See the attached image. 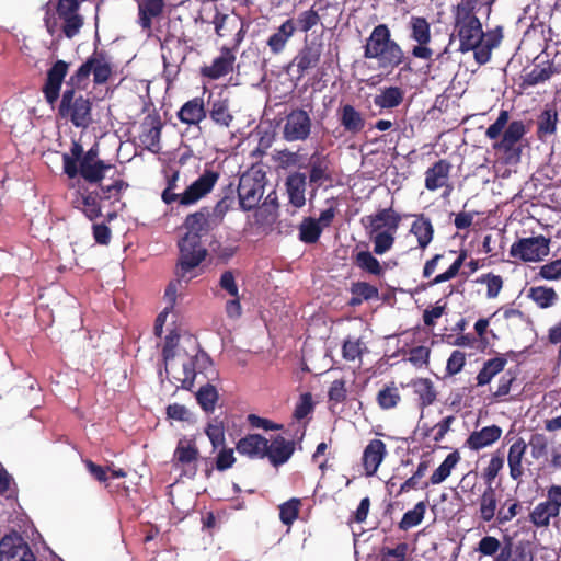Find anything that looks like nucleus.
Listing matches in <instances>:
<instances>
[{"label": "nucleus", "instance_id": "obj_1", "mask_svg": "<svg viewBox=\"0 0 561 561\" xmlns=\"http://www.w3.org/2000/svg\"><path fill=\"white\" fill-rule=\"evenodd\" d=\"M455 21L460 50H474V58L479 64L488 62L492 49L496 48L503 38L502 28L495 27L484 33L473 11L472 1H463L457 5Z\"/></svg>", "mask_w": 561, "mask_h": 561}, {"label": "nucleus", "instance_id": "obj_2", "mask_svg": "<svg viewBox=\"0 0 561 561\" xmlns=\"http://www.w3.org/2000/svg\"><path fill=\"white\" fill-rule=\"evenodd\" d=\"M179 335L171 333L167 336L163 348L165 371L171 382L180 383L184 389H190L194 383L196 376V364L206 363L208 360L206 354L197 352L195 342L187 339L192 346V353L183 347H178Z\"/></svg>", "mask_w": 561, "mask_h": 561}, {"label": "nucleus", "instance_id": "obj_3", "mask_svg": "<svg viewBox=\"0 0 561 561\" xmlns=\"http://www.w3.org/2000/svg\"><path fill=\"white\" fill-rule=\"evenodd\" d=\"M208 217V213L197 211L187 216L185 220L187 232L179 242L178 265V276L185 279V283L196 276L194 270L205 259L206 250L202 247L199 237L209 229Z\"/></svg>", "mask_w": 561, "mask_h": 561}, {"label": "nucleus", "instance_id": "obj_4", "mask_svg": "<svg viewBox=\"0 0 561 561\" xmlns=\"http://www.w3.org/2000/svg\"><path fill=\"white\" fill-rule=\"evenodd\" d=\"M364 57L377 60L380 69L392 70L403 61L404 54L399 44L391 38L389 27L379 24L366 41Z\"/></svg>", "mask_w": 561, "mask_h": 561}, {"label": "nucleus", "instance_id": "obj_5", "mask_svg": "<svg viewBox=\"0 0 561 561\" xmlns=\"http://www.w3.org/2000/svg\"><path fill=\"white\" fill-rule=\"evenodd\" d=\"M64 170L69 178H75L78 173L91 183L101 181L105 173L111 171L113 167L104 163L98 158V150L91 148L83 153L80 145L73 144L70 153L62 157Z\"/></svg>", "mask_w": 561, "mask_h": 561}, {"label": "nucleus", "instance_id": "obj_6", "mask_svg": "<svg viewBox=\"0 0 561 561\" xmlns=\"http://www.w3.org/2000/svg\"><path fill=\"white\" fill-rule=\"evenodd\" d=\"M179 173H174L168 187L162 193V199L170 204L179 202L180 205H193L207 195L217 182L219 174L211 170H206L196 181H194L183 193H174L175 181Z\"/></svg>", "mask_w": 561, "mask_h": 561}, {"label": "nucleus", "instance_id": "obj_7", "mask_svg": "<svg viewBox=\"0 0 561 561\" xmlns=\"http://www.w3.org/2000/svg\"><path fill=\"white\" fill-rule=\"evenodd\" d=\"M550 252V240L543 236L522 238L510 248V255L513 259L526 263L540 262Z\"/></svg>", "mask_w": 561, "mask_h": 561}, {"label": "nucleus", "instance_id": "obj_8", "mask_svg": "<svg viewBox=\"0 0 561 561\" xmlns=\"http://www.w3.org/2000/svg\"><path fill=\"white\" fill-rule=\"evenodd\" d=\"M60 115L69 118L77 127H85L91 121V103L73 90L65 91L59 107Z\"/></svg>", "mask_w": 561, "mask_h": 561}, {"label": "nucleus", "instance_id": "obj_9", "mask_svg": "<svg viewBox=\"0 0 561 561\" xmlns=\"http://www.w3.org/2000/svg\"><path fill=\"white\" fill-rule=\"evenodd\" d=\"M199 450L194 436H184L179 439L173 453V466L182 470L190 478L197 471Z\"/></svg>", "mask_w": 561, "mask_h": 561}, {"label": "nucleus", "instance_id": "obj_10", "mask_svg": "<svg viewBox=\"0 0 561 561\" xmlns=\"http://www.w3.org/2000/svg\"><path fill=\"white\" fill-rule=\"evenodd\" d=\"M411 38L417 43L412 49V55L421 59H431L433 50L427 47L431 42V26L426 19L412 16L409 22Z\"/></svg>", "mask_w": 561, "mask_h": 561}, {"label": "nucleus", "instance_id": "obj_11", "mask_svg": "<svg viewBox=\"0 0 561 561\" xmlns=\"http://www.w3.org/2000/svg\"><path fill=\"white\" fill-rule=\"evenodd\" d=\"M263 195V185L261 181L252 173H244L240 178L238 196L243 209L254 208Z\"/></svg>", "mask_w": 561, "mask_h": 561}, {"label": "nucleus", "instance_id": "obj_12", "mask_svg": "<svg viewBox=\"0 0 561 561\" xmlns=\"http://www.w3.org/2000/svg\"><path fill=\"white\" fill-rule=\"evenodd\" d=\"M401 217L392 208H385L362 219L369 236L375 232L397 231Z\"/></svg>", "mask_w": 561, "mask_h": 561}, {"label": "nucleus", "instance_id": "obj_13", "mask_svg": "<svg viewBox=\"0 0 561 561\" xmlns=\"http://www.w3.org/2000/svg\"><path fill=\"white\" fill-rule=\"evenodd\" d=\"M311 129V119L302 110L293 111L284 126V137L288 141L305 140Z\"/></svg>", "mask_w": 561, "mask_h": 561}, {"label": "nucleus", "instance_id": "obj_14", "mask_svg": "<svg viewBox=\"0 0 561 561\" xmlns=\"http://www.w3.org/2000/svg\"><path fill=\"white\" fill-rule=\"evenodd\" d=\"M0 561H35V557L21 538L5 536L0 541Z\"/></svg>", "mask_w": 561, "mask_h": 561}, {"label": "nucleus", "instance_id": "obj_15", "mask_svg": "<svg viewBox=\"0 0 561 561\" xmlns=\"http://www.w3.org/2000/svg\"><path fill=\"white\" fill-rule=\"evenodd\" d=\"M90 73H93L95 82L103 83L111 75L110 64L101 56H92L78 69L71 80L76 79L78 82H81L87 79Z\"/></svg>", "mask_w": 561, "mask_h": 561}, {"label": "nucleus", "instance_id": "obj_16", "mask_svg": "<svg viewBox=\"0 0 561 561\" xmlns=\"http://www.w3.org/2000/svg\"><path fill=\"white\" fill-rule=\"evenodd\" d=\"M501 493L489 485L478 501V517L483 523L497 522L499 502Z\"/></svg>", "mask_w": 561, "mask_h": 561}, {"label": "nucleus", "instance_id": "obj_17", "mask_svg": "<svg viewBox=\"0 0 561 561\" xmlns=\"http://www.w3.org/2000/svg\"><path fill=\"white\" fill-rule=\"evenodd\" d=\"M67 71L68 65L61 60L57 61L48 71L47 81L43 89L48 103L53 104L58 99Z\"/></svg>", "mask_w": 561, "mask_h": 561}, {"label": "nucleus", "instance_id": "obj_18", "mask_svg": "<svg viewBox=\"0 0 561 561\" xmlns=\"http://www.w3.org/2000/svg\"><path fill=\"white\" fill-rule=\"evenodd\" d=\"M236 448L249 458L262 459L268 454V440L260 434H250L241 438Z\"/></svg>", "mask_w": 561, "mask_h": 561}, {"label": "nucleus", "instance_id": "obj_19", "mask_svg": "<svg viewBox=\"0 0 561 561\" xmlns=\"http://www.w3.org/2000/svg\"><path fill=\"white\" fill-rule=\"evenodd\" d=\"M213 23L215 25V31L218 36L227 37L236 32L237 44H239L242 41L243 22L238 15L217 13L214 18Z\"/></svg>", "mask_w": 561, "mask_h": 561}, {"label": "nucleus", "instance_id": "obj_20", "mask_svg": "<svg viewBox=\"0 0 561 561\" xmlns=\"http://www.w3.org/2000/svg\"><path fill=\"white\" fill-rule=\"evenodd\" d=\"M502 435V428L497 425H490L480 431L472 432L466 440V445L472 450L483 449L496 440Z\"/></svg>", "mask_w": 561, "mask_h": 561}, {"label": "nucleus", "instance_id": "obj_21", "mask_svg": "<svg viewBox=\"0 0 561 561\" xmlns=\"http://www.w3.org/2000/svg\"><path fill=\"white\" fill-rule=\"evenodd\" d=\"M164 0H140L138 2V23L142 30L150 31L152 20L162 15Z\"/></svg>", "mask_w": 561, "mask_h": 561}, {"label": "nucleus", "instance_id": "obj_22", "mask_svg": "<svg viewBox=\"0 0 561 561\" xmlns=\"http://www.w3.org/2000/svg\"><path fill=\"white\" fill-rule=\"evenodd\" d=\"M386 455V445L380 439H373L365 448L363 463L367 476L376 473Z\"/></svg>", "mask_w": 561, "mask_h": 561}, {"label": "nucleus", "instance_id": "obj_23", "mask_svg": "<svg viewBox=\"0 0 561 561\" xmlns=\"http://www.w3.org/2000/svg\"><path fill=\"white\" fill-rule=\"evenodd\" d=\"M527 449V443L523 438L515 440L508 449L507 463L510 477L518 481L524 474L523 459Z\"/></svg>", "mask_w": 561, "mask_h": 561}, {"label": "nucleus", "instance_id": "obj_24", "mask_svg": "<svg viewBox=\"0 0 561 561\" xmlns=\"http://www.w3.org/2000/svg\"><path fill=\"white\" fill-rule=\"evenodd\" d=\"M296 32V23L293 19H288L274 32L267 39V46L273 54H280L288 41Z\"/></svg>", "mask_w": 561, "mask_h": 561}, {"label": "nucleus", "instance_id": "obj_25", "mask_svg": "<svg viewBox=\"0 0 561 561\" xmlns=\"http://www.w3.org/2000/svg\"><path fill=\"white\" fill-rule=\"evenodd\" d=\"M233 62L234 55L231 49L222 48L220 56L210 66L203 68L202 73L210 79H218L231 71Z\"/></svg>", "mask_w": 561, "mask_h": 561}, {"label": "nucleus", "instance_id": "obj_26", "mask_svg": "<svg viewBox=\"0 0 561 561\" xmlns=\"http://www.w3.org/2000/svg\"><path fill=\"white\" fill-rule=\"evenodd\" d=\"M178 117L184 124H199L206 117L204 101L199 98L187 101L180 108Z\"/></svg>", "mask_w": 561, "mask_h": 561}, {"label": "nucleus", "instance_id": "obj_27", "mask_svg": "<svg viewBox=\"0 0 561 561\" xmlns=\"http://www.w3.org/2000/svg\"><path fill=\"white\" fill-rule=\"evenodd\" d=\"M525 134V126L520 121L510 123L501 139L493 144V149L508 152L522 139Z\"/></svg>", "mask_w": 561, "mask_h": 561}, {"label": "nucleus", "instance_id": "obj_28", "mask_svg": "<svg viewBox=\"0 0 561 561\" xmlns=\"http://www.w3.org/2000/svg\"><path fill=\"white\" fill-rule=\"evenodd\" d=\"M161 127L162 124L160 119L152 116L146 117L142 124L144 131L140 139L146 148L152 152H157L159 150Z\"/></svg>", "mask_w": 561, "mask_h": 561}, {"label": "nucleus", "instance_id": "obj_29", "mask_svg": "<svg viewBox=\"0 0 561 561\" xmlns=\"http://www.w3.org/2000/svg\"><path fill=\"white\" fill-rule=\"evenodd\" d=\"M450 164L444 160L436 162L425 173V186L430 191L438 190L448 182Z\"/></svg>", "mask_w": 561, "mask_h": 561}, {"label": "nucleus", "instance_id": "obj_30", "mask_svg": "<svg viewBox=\"0 0 561 561\" xmlns=\"http://www.w3.org/2000/svg\"><path fill=\"white\" fill-rule=\"evenodd\" d=\"M289 202L296 208L306 204V175L302 173L290 174L286 182Z\"/></svg>", "mask_w": 561, "mask_h": 561}, {"label": "nucleus", "instance_id": "obj_31", "mask_svg": "<svg viewBox=\"0 0 561 561\" xmlns=\"http://www.w3.org/2000/svg\"><path fill=\"white\" fill-rule=\"evenodd\" d=\"M294 453V444L280 436H276L271 443L268 442V454L266 457L274 466L285 463Z\"/></svg>", "mask_w": 561, "mask_h": 561}, {"label": "nucleus", "instance_id": "obj_32", "mask_svg": "<svg viewBox=\"0 0 561 561\" xmlns=\"http://www.w3.org/2000/svg\"><path fill=\"white\" fill-rule=\"evenodd\" d=\"M321 56V47L317 44H311L305 46L294 59V64L296 65L300 75L306 72L307 70L314 68Z\"/></svg>", "mask_w": 561, "mask_h": 561}, {"label": "nucleus", "instance_id": "obj_33", "mask_svg": "<svg viewBox=\"0 0 561 561\" xmlns=\"http://www.w3.org/2000/svg\"><path fill=\"white\" fill-rule=\"evenodd\" d=\"M209 115L213 122L221 127L228 128L233 121L229 111V100L219 95L210 103Z\"/></svg>", "mask_w": 561, "mask_h": 561}, {"label": "nucleus", "instance_id": "obj_34", "mask_svg": "<svg viewBox=\"0 0 561 561\" xmlns=\"http://www.w3.org/2000/svg\"><path fill=\"white\" fill-rule=\"evenodd\" d=\"M560 514L549 505L546 501L538 503L529 513L530 523L537 528H548L551 519L557 518Z\"/></svg>", "mask_w": 561, "mask_h": 561}, {"label": "nucleus", "instance_id": "obj_35", "mask_svg": "<svg viewBox=\"0 0 561 561\" xmlns=\"http://www.w3.org/2000/svg\"><path fill=\"white\" fill-rule=\"evenodd\" d=\"M410 232L416 237L419 247L424 250L433 240L434 228L430 219L421 215L411 225Z\"/></svg>", "mask_w": 561, "mask_h": 561}, {"label": "nucleus", "instance_id": "obj_36", "mask_svg": "<svg viewBox=\"0 0 561 561\" xmlns=\"http://www.w3.org/2000/svg\"><path fill=\"white\" fill-rule=\"evenodd\" d=\"M527 297L541 309L550 308L558 301V294L556 290L547 286L530 287L527 291Z\"/></svg>", "mask_w": 561, "mask_h": 561}, {"label": "nucleus", "instance_id": "obj_37", "mask_svg": "<svg viewBox=\"0 0 561 561\" xmlns=\"http://www.w3.org/2000/svg\"><path fill=\"white\" fill-rule=\"evenodd\" d=\"M340 121L345 130L352 134H358L365 126L362 114L350 104L342 106Z\"/></svg>", "mask_w": 561, "mask_h": 561}, {"label": "nucleus", "instance_id": "obj_38", "mask_svg": "<svg viewBox=\"0 0 561 561\" xmlns=\"http://www.w3.org/2000/svg\"><path fill=\"white\" fill-rule=\"evenodd\" d=\"M460 456L457 451L450 453L439 467L432 473L430 482L434 485L443 483L459 462Z\"/></svg>", "mask_w": 561, "mask_h": 561}, {"label": "nucleus", "instance_id": "obj_39", "mask_svg": "<svg viewBox=\"0 0 561 561\" xmlns=\"http://www.w3.org/2000/svg\"><path fill=\"white\" fill-rule=\"evenodd\" d=\"M506 364V359L496 357L488 360L477 376L478 386L488 385L499 373H501Z\"/></svg>", "mask_w": 561, "mask_h": 561}, {"label": "nucleus", "instance_id": "obj_40", "mask_svg": "<svg viewBox=\"0 0 561 561\" xmlns=\"http://www.w3.org/2000/svg\"><path fill=\"white\" fill-rule=\"evenodd\" d=\"M182 282H185V279L179 277L176 282L171 283L165 289V298L168 300L169 306H167L165 309L157 317L154 331L158 335H160L162 332V327L164 324L169 309H171L175 302L176 291L178 288L182 286Z\"/></svg>", "mask_w": 561, "mask_h": 561}, {"label": "nucleus", "instance_id": "obj_41", "mask_svg": "<svg viewBox=\"0 0 561 561\" xmlns=\"http://www.w3.org/2000/svg\"><path fill=\"white\" fill-rule=\"evenodd\" d=\"M75 203L90 220H94L101 215L98 196L93 193L81 194Z\"/></svg>", "mask_w": 561, "mask_h": 561}, {"label": "nucleus", "instance_id": "obj_42", "mask_svg": "<svg viewBox=\"0 0 561 561\" xmlns=\"http://www.w3.org/2000/svg\"><path fill=\"white\" fill-rule=\"evenodd\" d=\"M343 357L348 362L360 360L362 356L368 352L366 344L362 339L347 337L343 344Z\"/></svg>", "mask_w": 561, "mask_h": 561}, {"label": "nucleus", "instance_id": "obj_43", "mask_svg": "<svg viewBox=\"0 0 561 561\" xmlns=\"http://www.w3.org/2000/svg\"><path fill=\"white\" fill-rule=\"evenodd\" d=\"M403 100V93L399 88L390 87L375 96V104L381 108L398 106Z\"/></svg>", "mask_w": 561, "mask_h": 561}, {"label": "nucleus", "instance_id": "obj_44", "mask_svg": "<svg viewBox=\"0 0 561 561\" xmlns=\"http://www.w3.org/2000/svg\"><path fill=\"white\" fill-rule=\"evenodd\" d=\"M495 561H534V556L530 550L524 547L507 546L500 551Z\"/></svg>", "mask_w": 561, "mask_h": 561}, {"label": "nucleus", "instance_id": "obj_45", "mask_svg": "<svg viewBox=\"0 0 561 561\" xmlns=\"http://www.w3.org/2000/svg\"><path fill=\"white\" fill-rule=\"evenodd\" d=\"M414 392L421 400L422 405H430L436 399L433 382L427 378H420L413 382Z\"/></svg>", "mask_w": 561, "mask_h": 561}, {"label": "nucleus", "instance_id": "obj_46", "mask_svg": "<svg viewBox=\"0 0 561 561\" xmlns=\"http://www.w3.org/2000/svg\"><path fill=\"white\" fill-rule=\"evenodd\" d=\"M426 505L424 502H419L415 506L408 511L399 523V527L402 530H408L412 527L417 526L424 518Z\"/></svg>", "mask_w": 561, "mask_h": 561}, {"label": "nucleus", "instance_id": "obj_47", "mask_svg": "<svg viewBox=\"0 0 561 561\" xmlns=\"http://www.w3.org/2000/svg\"><path fill=\"white\" fill-rule=\"evenodd\" d=\"M397 231L375 232L369 236L374 242V252L382 255L388 252L394 243V234Z\"/></svg>", "mask_w": 561, "mask_h": 561}, {"label": "nucleus", "instance_id": "obj_48", "mask_svg": "<svg viewBox=\"0 0 561 561\" xmlns=\"http://www.w3.org/2000/svg\"><path fill=\"white\" fill-rule=\"evenodd\" d=\"M196 399L202 409L209 412L215 409V404L218 400V393L214 386L206 385L197 391Z\"/></svg>", "mask_w": 561, "mask_h": 561}, {"label": "nucleus", "instance_id": "obj_49", "mask_svg": "<svg viewBox=\"0 0 561 561\" xmlns=\"http://www.w3.org/2000/svg\"><path fill=\"white\" fill-rule=\"evenodd\" d=\"M355 263L362 270H365L374 275L382 273L379 261L368 251H360L356 254Z\"/></svg>", "mask_w": 561, "mask_h": 561}, {"label": "nucleus", "instance_id": "obj_50", "mask_svg": "<svg viewBox=\"0 0 561 561\" xmlns=\"http://www.w3.org/2000/svg\"><path fill=\"white\" fill-rule=\"evenodd\" d=\"M299 233H300V239L304 242H307V243L316 242L321 233V227H320L319 221H317L312 218L305 219L300 224Z\"/></svg>", "mask_w": 561, "mask_h": 561}, {"label": "nucleus", "instance_id": "obj_51", "mask_svg": "<svg viewBox=\"0 0 561 561\" xmlns=\"http://www.w3.org/2000/svg\"><path fill=\"white\" fill-rule=\"evenodd\" d=\"M549 440L546 435L536 433L533 434L527 443L530 447V454L534 459H540L547 455Z\"/></svg>", "mask_w": 561, "mask_h": 561}, {"label": "nucleus", "instance_id": "obj_52", "mask_svg": "<svg viewBox=\"0 0 561 561\" xmlns=\"http://www.w3.org/2000/svg\"><path fill=\"white\" fill-rule=\"evenodd\" d=\"M508 119H510L508 112L501 111L496 121L488 127V129L485 131V136L489 139L497 141L500 136L501 135L503 136V133L505 131V129L508 125Z\"/></svg>", "mask_w": 561, "mask_h": 561}, {"label": "nucleus", "instance_id": "obj_53", "mask_svg": "<svg viewBox=\"0 0 561 561\" xmlns=\"http://www.w3.org/2000/svg\"><path fill=\"white\" fill-rule=\"evenodd\" d=\"M300 500L291 499L279 507V517L285 525H291L297 518L300 507Z\"/></svg>", "mask_w": 561, "mask_h": 561}, {"label": "nucleus", "instance_id": "obj_54", "mask_svg": "<svg viewBox=\"0 0 561 561\" xmlns=\"http://www.w3.org/2000/svg\"><path fill=\"white\" fill-rule=\"evenodd\" d=\"M377 400L382 409L394 408L400 401V394L397 387L388 386L385 389L380 390L377 396Z\"/></svg>", "mask_w": 561, "mask_h": 561}, {"label": "nucleus", "instance_id": "obj_55", "mask_svg": "<svg viewBox=\"0 0 561 561\" xmlns=\"http://www.w3.org/2000/svg\"><path fill=\"white\" fill-rule=\"evenodd\" d=\"M480 282L486 285V297L489 299L497 297L503 287L502 277L494 274L481 276Z\"/></svg>", "mask_w": 561, "mask_h": 561}, {"label": "nucleus", "instance_id": "obj_56", "mask_svg": "<svg viewBox=\"0 0 561 561\" xmlns=\"http://www.w3.org/2000/svg\"><path fill=\"white\" fill-rule=\"evenodd\" d=\"M64 20V33L68 38L73 37L83 25V19L78 14H68V16H59Z\"/></svg>", "mask_w": 561, "mask_h": 561}, {"label": "nucleus", "instance_id": "obj_57", "mask_svg": "<svg viewBox=\"0 0 561 561\" xmlns=\"http://www.w3.org/2000/svg\"><path fill=\"white\" fill-rule=\"evenodd\" d=\"M328 167L324 161L320 159L312 160L310 171V182L320 186L328 180Z\"/></svg>", "mask_w": 561, "mask_h": 561}, {"label": "nucleus", "instance_id": "obj_58", "mask_svg": "<svg viewBox=\"0 0 561 561\" xmlns=\"http://www.w3.org/2000/svg\"><path fill=\"white\" fill-rule=\"evenodd\" d=\"M352 293L358 298H353L352 302L359 304L360 299H370L377 297L378 290L376 287L369 285L368 283H356L353 285Z\"/></svg>", "mask_w": 561, "mask_h": 561}, {"label": "nucleus", "instance_id": "obj_59", "mask_svg": "<svg viewBox=\"0 0 561 561\" xmlns=\"http://www.w3.org/2000/svg\"><path fill=\"white\" fill-rule=\"evenodd\" d=\"M538 276L547 280H554L561 277V259L542 265L539 268Z\"/></svg>", "mask_w": 561, "mask_h": 561}, {"label": "nucleus", "instance_id": "obj_60", "mask_svg": "<svg viewBox=\"0 0 561 561\" xmlns=\"http://www.w3.org/2000/svg\"><path fill=\"white\" fill-rule=\"evenodd\" d=\"M206 435L214 448L225 445V431L220 423H211L206 428Z\"/></svg>", "mask_w": 561, "mask_h": 561}, {"label": "nucleus", "instance_id": "obj_61", "mask_svg": "<svg viewBox=\"0 0 561 561\" xmlns=\"http://www.w3.org/2000/svg\"><path fill=\"white\" fill-rule=\"evenodd\" d=\"M320 21V16L317 11L310 9L299 14L297 23L302 32H308L316 26Z\"/></svg>", "mask_w": 561, "mask_h": 561}, {"label": "nucleus", "instance_id": "obj_62", "mask_svg": "<svg viewBox=\"0 0 561 561\" xmlns=\"http://www.w3.org/2000/svg\"><path fill=\"white\" fill-rule=\"evenodd\" d=\"M558 115L556 111L547 110L542 113L539 121V130L543 134H552L556 131Z\"/></svg>", "mask_w": 561, "mask_h": 561}, {"label": "nucleus", "instance_id": "obj_63", "mask_svg": "<svg viewBox=\"0 0 561 561\" xmlns=\"http://www.w3.org/2000/svg\"><path fill=\"white\" fill-rule=\"evenodd\" d=\"M504 466V459L501 456L494 455L491 457L486 468L484 469V478L491 484L497 477L499 472Z\"/></svg>", "mask_w": 561, "mask_h": 561}, {"label": "nucleus", "instance_id": "obj_64", "mask_svg": "<svg viewBox=\"0 0 561 561\" xmlns=\"http://www.w3.org/2000/svg\"><path fill=\"white\" fill-rule=\"evenodd\" d=\"M345 385L346 382L344 379H336L331 383L328 392L330 401L340 403L345 400L347 392Z\"/></svg>", "mask_w": 561, "mask_h": 561}]
</instances>
